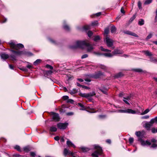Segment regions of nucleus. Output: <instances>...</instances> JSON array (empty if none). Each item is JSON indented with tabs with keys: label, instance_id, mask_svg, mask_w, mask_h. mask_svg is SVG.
Segmentation results:
<instances>
[{
	"label": "nucleus",
	"instance_id": "29",
	"mask_svg": "<svg viewBox=\"0 0 157 157\" xmlns=\"http://www.w3.org/2000/svg\"><path fill=\"white\" fill-rule=\"evenodd\" d=\"M78 105H79L81 107V108L80 109L82 110H85V108L84 105H83L81 103H78Z\"/></svg>",
	"mask_w": 157,
	"mask_h": 157
},
{
	"label": "nucleus",
	"instance_id": "60",
	"mask_svg": "<svg viewBox=\"0 0 157 157\" xmlns=\"http://www.w3.org/2000/svg\"><path fill=\"white\" fill-rule=\"evenodd\" d=\"M155 13H156V15H155V22H156L157 21V9L156 10Z\"/></svg>",
	"mask_w": 157,
	"mask_h": 157
},
{
	"label": "nucleus",
	"instance_id": "8",
	"mask_svg": "<svg viewBox=\"0 0 157 157\" xmlns=\"http://www.w3.org/2000/svg\"><path fill=\"white\" fill-rule=\"evenodd\" d=\"M68 124L67 123H59L57 124V126L58 128L60 129H64L66 128Z\"/></svg>",
	"mask_w": 157,
	"mask_h": 157
},
{
	"label": "nucleus",
	"instance_id": "1",
	"mask_svg": "<svg viewBox=\"0 0 157 157\" xmlns=\"http://www.w3.org/2000/svg\"><path fill=\"white\" fill-rule=\"evenodd\" d=\"M87 47L88 52H90L93 49V46L90 45L87 40L83 41L78 40L76 42L75 45L70 46V48L72 49L77 48H83Z\"/></svg>",
	"mask_w": 157,
	"mask_h": 157
},
{
	"label": "nucleus",
	"instance_id": "61",
	"mask_svg": "<svg viewBox=\"0 0 157 157\" xmlns=\"http://www.w3.org/2000/svg\"><path fill=\"white\" fill-rule=\"evenodd\" d=\"M67 114L68 116H71L73 115V113L72 112H68L67 113Z\"/></svg>",
	"mask_w": 157,
	"mask_h": 157
},
{
	"label": "nucleus",
	"instance_id": "53",
	"mask_svg": "<svg viewBox=\"0 0 157 157\" xmlns=\"http://www.w3.org/2000/svg\"><path fill=\"white\" fill-rule=\"evenodd\" d=\"M49 41L51 42V43L54 44H56V42L53 40L51 38H49L48 39Z\"/></svg>",
	"mask_w": 157,
	"mask_h": 157
},
{
	"label": "nucleus",
	"instance_id": "59",
	"mask_svg": "<svg viewBox=\"0 0 157 157\" xmlns=\"http://www.w3.org/2000/svg\"><path fill=\"white\" fill-rule=\"evenodd\" d=\"M118 112L122 113H125V110H122V109H120L118 110Z\"/></svg>",
	"mask_w": 157,
	"mask_h": 157
},
{
	"label": "nucleus",
	"instance_id": "21",
	"mask_svg": "<svg viewBox=\"0 0 157 157\" xmlns=\"http://www.w3.org/2000/svg\"><path fill=\"white\" fill-rule=\"evenodd\" d=\"M67 144L69 146H72L74 147H75V145L70 141L68 140L67 142Z\"/></svg>",
	"mask_w": 157,
	"mask_h": 157
},
{
	"label": "nucleus",
	"instance_id": "64",
	"mask_svg": "<svg viewBox=\"0 0 157 157\" xmlns=\"http://www.w3.org/2000/svg\"><path fill=\"white\" fill-rule=\"evenodd\" d=\"M14 156L15 157H20L21 156L19 154H15L14 155Z\"/></svg>",
	"mask_w": 157,
	"mask_h": 157
},
{
	"label": "nucleus",
	"instance_id": "40",
	"mask_svg": "<svg viewBox=\"0 0 157 157\" xmlns=\"http://www.w3.org/2000/svg\"><path fill=\"white\" fill-rule=\"evenodd\" d=\"M68 151L67 149L66 148L64 149L63 152L64 155L65 156H66L68 154Z\"/></svg>",
	"mask_w": 157,
	"mask_h": 157
},
{
	"label": "nucleus",
	"instance_id": "23",
	"mask_svg": "<svg viewBox=\"0 0 157 157\" xmlns=\"http://www.w3.org/2000/svg\"><path fill=\"white\" fill-rule=\"evenodd\" d=\"M100 90L104 94H107V89L104 88H101L100 89Z\"/></svg>",
	"mask_w": 157,
	"mask_h": 157
},
{
	"label": "nucleus",
	"instance_id": "10",
	"mask_svg": "<svg viewBox=\"0 0 157 157\" xmlns=\"http://www.w3.org/2000/svg\"><path fill=\"white\" fill-rule=\"evenodd\" d=\"M104 40L106 41V43L108 47H110L113 45V40L107 36L105 37Z\"/></svg>",
	"mask_w": 157,
	"mask_h": 157
},
{
	"label": "nucleus",
	"instance_id": "56",
	"mask_svg": "<svg viewBox=\"0 0 157 157\" xmlns=\"http://www.w3.org/2000/svg\"><path fill=\"white\" fill-rule=\"evenodd\" d=\"M88 56L87 54H85L83 55L81 57L82 59H84L85 58H86Z\"/></svg>",
	"mask_w": 157,
	"mask_h": 157
},
{
	"label": "nucleus",
	"instance_id": "31",
	"mask_svg": "<svg viewBox=\"0 0 157 157\" xmlns=\"http://www.w3.org/2000/svg\"><path fill=\"white\" fill-rule=\"evenodd\" d=\"M100 39V37L98 36H94V40L95 41H97L99 40Z\"/></svg>",
	"mask_w": 157,
	"mask_h": 157
},
{
	"label": "nucleus",
	"instance_id": "12",
	"mask_svg": "<svg viewBox=\"0 0 157 157\" xmlns=\"http://www.w3.org/2000/svg\"><path fill=\"white\" fill-rule=\"evenodd\" d=\"M153 124L151 122V121L149 122H147L144 124V127L147 130H149L151 127L152 126Z\"/></svg>",
	"mask_w": 157,
	"mask_h": 157
},
{
	"label": "nucleus",
	"instance_id": "26",
	"mask_svg": "<svg viewBox=\"0 0 157 157\" xmlns=\"http://www.w3.org/2000/svg\"><path fill=\"white\" fill-rule=\"evenodd\" d=\"M99 67L101 69H103L105 71H106L107 69V67L102 65H100L99 66Z\"/></svg>",
	"mask_w": 157,
	"mask_h": 157
},
{
	"label": "nucleus",
	"instance_id": "5",
	"mask_svg": "<svg viewBox=\"0 0 157 157\" xmlns=\"http://www.w3.org/2000/svg\"><path fill=\"white\" fill-rule=\"evenodd\" d=\"M10 51L13 53H14L16 56H20L21 55H25L28 56H32L33 54L29 52L22 51H15L13 50H10Z\"/></svg>",
	"mask_w": 157,
	"mask_h": 157
},
{
	"label": "nucleus",
	"instance_id": "19",
	"mask_svg": "<svg viewBox=\"0 0 157 157\" xmlns=\"http://www.w3.org/2000/svg\"><path fill=\"white\" fill-rule=\"evenodd\" d=\"M111 32L112 33H115L116 31V29L114 25L112 26L110 29Z\"/></svg>",
	"mask_w": 157,
	"mask_h": 157
},
{
	"label": "nucleus",
	"instance_id": "54",
	"mask_svg": "<svg viewBox=\"0 0 157 157\" xmlns=\"http://www.w3.org/2000/svg\"><path fill=\"white\" fill-rule=\"evenodd\" d=\"M131 98V95L128 96H127L126 98H124V99H125L127 100H129Z\"/></svg>",
	"mask_w": 157,
	"mask_h": 157
},
{
	"label": "nucleus",
	"instance_id": "2",
	"mask_svg": "<svg viewBox=\"0 0 157 157\" xmlns=\"http://www.w3.org/2000/svg\"><path fill=\"white\" fill-rule=\"evenodd\" d=\"M93 146L96 150L92 153L91 156L92 157H98L102 153V149L98 145H94Z\"/></svg>",
	"mask_w": 157,
	"mask_h": 157
},
{
	"label": "nucleus",
	"instance_id": "22",
	"mask_svg": "<svg viewBox=\"0 0 157 157\" xmlns=\"http://www.w3.org/2000/svg\"><path fill=\"white\" fill-rule=\"evenodd\" d=\"M57 129L55 127L52 126L50 127V131L52 132H55L56 131Z\"/></svg>",
	"mask_w": 157,
	"mask_h": 157
},
{
	"label": "nucleus",
	"instance_id": "35",
	"mask_svg": "<svg viewBox=\"0 0 157 157\" xmlns=\"http://www.w3.org/2000/svg\"><path fill=\"white\" fill-rule=\"evenodd\" d=\"M149 111V109H146L144 112L141 113V115H143L145 114H147Z\"/></svg>",
	"mask_w": 157,
	"mask_h": 157
},
{
	"label": "nucleus",
	"instance_id": "63",
	"mask_svg": "<svg viewBox=\"0 0 157 157\" xmlns=\"http://www.w3.org/2000/svg\"><path fill=\"white\" fill-rule=\"evenodd\" d=\"M53 72L51 71H46V73L48 74L51 75L52 74Z\"/></svg>",
	"mask_w": 157,
	"mask_h": 157
},
{
	"label": "nucleus",
	"instance_id": "45",
	"mask_svg": "<svg viewBox=\"0 0 157 157\" xmlns=\"http://www.w3.org/2000/svg\"><path fill=\"white\" fill-rule=\"evenodd\" d=\"M152 36V34L151 33H150L148 35L146 38V40H147L150 39Z\"/></svg>",
	"mask_w": 157,
	"mask_h": 157
},
{
	"label": "nucleus",
	"instance_id": "20",
	"mask_svg": "<svg viewBox=\"0 0 157 157\" xmlns=\"http://www.w3.org/2000/svg\"><path fill=\"white\" fill-rule=\"evenodd\" d=\"M143 52L146 55V56H151L152 55L151 53L148 51H144Z\"/></svg>",
	"mask_w": 157,
	"mask_h": 157
},
{
	"label": "nucleus",
	"instance_id": "9",
	"mask_svg": "<svg viewBox=\"0 0 157 157\" xmlns=\"http://www.w3.org/2000/svg\"><path fill=\"white\" fill-rule=\"evenodd\" d=\"M95 94H96L94 91H92V92H90L87 94L81 93L80 95L82 97H85L87 98L89 97L94 96L95 95Z\"/></svg>",
	"mask_w": 157,
	"mask_h": 157
},
{
	"label": "nucleus",
	"instance_id": "50",
	"mask_svg": "<svg viewBox=\"0 0 157 157\" xmlns=\"http://www.w3.org/2000/svg\"><path fill=\"white\" fill-rule=\"evenodd\" d=\"M149 116L148 115H147L141 117V118L142 119H147L149 118Z\"/></svg>",
	"mask_w": 157,
	"mask_h": 157
},
{
	"label": "nucleus",
	"instance_id": "25",
	"mask_svg": "<svg viewBox=\"0 0 157 157\" xmlns=\"http://www.w3.org/2000/svg\"><path fill=\"white\" fill-rule=\"evenodd\" d=\"M144 21L143 19H140L138 22V24L140 25H142L144 24Z\"/></svg>",
	"mask_w": 157,
	"mask_h": 157
},
{
	"label": "nucleus",
	"instance_id": "30",
	"mask_svg": "<svg viewBox=\"0 0 157 157\" xmlns=\"http://www.w3.org/2000/svg\"><path fill=\"white\" fill-rule=\"evenodd\" d=\"M24 150L26 152H28L30 150V149L29 147H26L23 148Z\"/></svg>",
	"mask_w": 157,
	"mask_h": 157
},
{
	"label": "nucleus",
	"instance_id": "34",
	"mask_svg": "<svg viewBox=\"0 0 157 157\" xmlns=\"http://www.w3.org/2000/svg\"><path fill=\"white\" fill-rule=\"evenodd\" d=\"M133 70L135 72H143L142 70L141 69L139 68L134 69H133Z\"/></svg>",
	"mask_w": 157,
	"mask_h": 157
},
{
	"label": "nucleus",
	"instance_id": "37",
	"mask_svg": "<svg viewBox=\"0 0 157 157\" xmlns=\"http://www.w3.org/2000/svg\"><path fill=\"white\" fill-rule=\"evenodd\" d=\"M123 76V74L121 72H120L115 76V78H119Z\"/></svg>",
	"mask_w": 157,
	"mask_h": 157
},
{
	"label": "nucleus",
	"instance_id": "49",
	"mask_svg": "<svg viewBox=\"0 0 157 157\" xmlns=\"http://www.w3.org/2000/svg\"><path fill=\"white\" fill-rule=\"evenodd\" d=\"M46 67L47 68H49L51 70H52L53 69V67L52 66H51L50 65H49V64H47L46 65Z\"/></svg>",
	"mask_w": 157,
	"mask_h": 157
},
{
	"label": "nucleus",
	"instance_id": "14",
	"mask_svg": "<svg viewBox=\"0 0 157 157\" xmlns=\"http://www.w3.org/2000/svg\"><path fill=\"white\" fill-rule=\"evenodd\" d=\"M125 113L134 114L136 113L137 112L132 109H125Z\"/></svg>",
	"mask_w": 157,
	"mask_h": 157
},
{
	"label": "nucleus",
	"instance_id": "36",
	"mask_svg": "<svg viewBox=\"0 0 157 157\" xmlns=\"http://www.w3.org/2000/svg\"><path fill=\"white\" fill-rule=\"evenodd\" d=\"M14 148L16 149L17 151H19L21 152V150L20 147L19 146L16 145L14 147Z\"/></svg>",
	"mask_w": 157,
	"mask_h": 157
},
{
	"label": "nucleus",
	"instance_id": "47",
	"mask_svg": "<svg viewBox=\"0 0 157 157\" xmlns=\"http://www.w3.org/2000/svg\"><path fill=\"white\" fill-rule=\"evenodd\" d=\"M134 139L132 137H130L129 139V142L130 144H132L133 143Z\"/></svg>",
	"mask_w": 157,
	"mask_h": 157
},
{
	"label": "nucleus",
	"instance_id": "15",
	"mask_svg": "<svg viewBox=\"0 0 157 157\" xmlns=\"http://www.w3.org/2000/svg\"><path fill=\"white\" fill-rule=\"evenodd\" d=\"M126 34L130 35L136 37H138V36L136 33L129 31H127L125 32Z\"/></svg>",
	"mask_w": 157,
	"mask_h": 157
},
{
	"label": "nucleus",
	"instance_id": "46",
	"mask_svg": "<svg viewBox=\"0 0 157 157\" xmlns=\"http://www.w3.org/2000/svg\"><path fill=\"white\" fill-rule=\"evenodd\" d=\"M67 103H73L74 102V101L72 99H69L67 101Z\"/></svg>",
	"mask_w": 157,
	"mask_h": 157
},
{
	"label": "nucleus",
	"instance_id": "55",
	"mask_svg": "<svg viewBox=\"0 0 157 157\" xmlns=\"http://www.w3.org/2000/svg\"><path fill=\"white\" fill-rule=\"evenodd\" d=\"M30 155L33 157H35L36 155V154L34 152H30Z\"/></svg>",
	"mask_w": 157,
	"mask_h": 157
},
{
	"label": "nucleus",
	"instance_id": "18",
	"mask_svg": "<svg viewBox=\"0 0 157 157\" xmlns=\"http://www.w3.org/2000/svg\"><path fill=\"white\" fill-rule=\"evenodd\" d=\"M90 29V26L89 25H86L83 26L82 29V30L86 31Z\"/></svg>",
	"mask_w": 157,
	"mask_h": 157
},
{
	"label": "nucleus",
	"instance_id": "17",
	"mask_svg": "<svg viewBox=\"0 0 157 157\" xmlns=\"http://www.w3.org/2000/svg\"><path fill=\"white\" fill-rule=\"evenodd\" d=\"M63 28L65 30L67 31H69L70 29L69 27L66 24L65 21H63Z\"/></svg>",
	"mask_w": 157,
	"mask_h": 157
},
{
	"label": "nucleus",
	"instance_id": "52",
	"mask_svg": "<svg viewBox=\"0 0 157 157\" xmlns=\"http://www.w3.org/2000/svg\"><path fill=\"white\" fill-rule=\"evenodd\" d=\"M109 32V30L108 29H106L104 31V33L106 35H107Z\"/></svg>",
	"mask_w": 157,
	"mask_h": 157
},
{
	"label": "nucleus",
	"instance_id": "51",
	"mask_svg": "<svg viewBox=\"0 0 157 157\" xmlns=\"http://www.w3.org/2000/svg\"><path fill=\"white\" fill-rule=\"evenodd\" d=\"M63 98L64 100H67L68 99L69 97L67 96H64L63 97Z\"/></svg>",
	"mask_w": 157,
	"mask_h": 157
},
{
	"label": "nucleus",
	"instance_id": "39",
	"mask_svg": "<svg viewBox=\"0 0 157 157\" xmlns=\"http://www.w3.org/2000/svg\"><path fill=\"white\" fill-rule=\"evenodd\" d=\"M138 6L139 8L140 9H141L142 8V4L140 1H139L138 2Z\"/></svg>",
	"mask_w": 157,
	"mask_h": 157
},
{
	"label": "nucleus",
	"instance_id": "13",
	"mask_svg": "<svg viewBox=\"0 0 157 157\" xmlns=\"http://www.w3.org/2000/svg\"><path fill=\"white\" fill-rule=\"evenodd\" d=\"M103 75L102 73L100 71H98V73H96L93 76V77L95 78H99L101 76Z\"/></svg>",
	"mask_w": 157,
	"mask_h": 157
},
{
	"label": "nucleus",
	"instance_id": "44",
	"mask_svg": "<svg viewBox=\"0 0 157 157\" xmlns=\"http://www.w3.org/2000/svg\"><path fill=\"white\" fill-rule=\"evenodd\" d=\"M151 147L153 148L157 147V142L156 143H153L151 146Z\"/></svg>",
	"mask_w": 157,
	"mask_h": 157
},
{
	"label": "nucleus",
	"instance_id": "27",
	"mask_svg": "<svg viewBox=\"0 0 157 157\" xmlns=\"http://www.w3.org/2000/svg\"><path fill=\"white\" fill-rule=\"evenodd\" d=\"M81 149L83 152H86L89 151L90 149L88 148L83 147H81Z\"/></svg>",
	"mask_w": 157,
	"mask_h": 157
},
{
	"label": "nucleus",
	"instance_id": "24",
	"mask_svg": "<svg viewBox=\"0 0 157 157\" xmlns=\"http://www.w3.org/2000/svg\"><path fill=\"white\" fill-rule=\"evenodd\" d=\"M41 61V60L40 59H37L33 63V64L34 65H36L40 63Z\"/></svg>",
	"mask_w": 157,
	"mask_h": 157
},
{
	"label": "nucleus",
	"instance_id": "32",
	"mask_svg": "<svg viewBox=\"0 0 157 157\" xmlns=\"http://www.w3.org/2000/svg\"><path fill=\"white\" fill-rule=\"evenodd\" d=\"M151 122L153 124L155 122H157V116L151 120Z\"/></svg>",
	"mask_w": 157,
	"mask_h": 157
},
{
	"label": "nucleus",
	"instance_id": "38",
	"mask_svg": "<svg viewBox=\"0 0 157 157\" xmlns=\"http://www.w3.org/2000/svg\"><path fill=\"white\" fill-rule=\"evenodd\" d=\"M19 69L21 70H22L23 71L25 72H27L28 71L26 67H21V68H19Z\"/></svg>",
	"mask_w": 157,
	"mask_h": 157
},
{
	"label": "nucleus",
	"instance_id": "3",
	"mask_svg": "<svg viewBox=\"0 0 157 157\" xmlns=\"http://www.w3.org/2000/svg\"><path fill=\"white\" fill-rule=\"evenodd\" d=\"M100 49L101 51H103L107 52H109V53H105L103 54H101L99 53L98 52H94V53L97 55H103L106 57H112L113 56V54L112 53H110V52H111V50L106 48H104L102 46L101 47Z\"/></svg>",
	"mask_w": 157,
	"mask_h": 157
},
{
	"label": "nucleus",
	"instance_id": "43",
	"mask_svg": "<svg viewBox=\"0 0 157 157\" xmlns=\"http://www.w3.org/2000/svg\"><path fill=\"white\" fill-rule=\"evenodd\" d=\"M93 34V33L90 31H89L87 33V35L89 37H91L92 35Z\"/></svg>",
	"mask_w": 157,
	"mask_h": 157
},
{
	"label": "nucleus",
	"instance_id": "7",
	"mask_svg": "<svg viewBox=\"0 0 157 157\" xmlns=\"http://www.w3.org/2000/svg\"><path fill=\"white\" fill-rule=\"evenodd\" d=\"M50 114L52 116V119L54 121L57 122L59 121L60 118L58 113L52 112Z\"/></svg>",
	"mask_w": 157,
	"mask_h": 157
},
{
	"label": "nucleus",
	"instance_id": "48",
	"mask_svg": "<svg viewBox=\"0 0 157 157\" xmlns=\"http://www.w3.org/2000/svg\"><path fill=\"white\" fill-rule=\"evenodd\" d=\"M98 24V22L97 21H95L92 23L91 25L92 26H96Z\"/></svg>",
	"mask_w": 157,
	"mask_h": 157
},
{
	"label": "nucleus",
	"instance_id": "6",
	"mask_svg": "<svg viewBox=\"0 0 157 157\" xmlns=\"http://www.w3.org/2000/svg\"><path fill=\"white\" fill-rule=\"evenodd\" d=\"M9 43L11 48L16 50H18V49L23 48L24 47V45L21 44H16L13 42H11Z\"/></svg>",
	"mask_w": 157,
	"mask_h": 157
},
{
	"label": "nucleus",
	"instance_id": "41",
	"mask_svg": "<svg viewBox=\"0 0 157 157\" xmlns=\"http://www.w3.org/2000/svg\"><path fill=\"white\" fill-rule=\"evenodd\" d=\"M136 17V16L135 14H134L133 16L129 20V21L130 22H132Z\"/></svg>",
	"mask_w": 157,
	"mask_h": 157
},
{
	"label": "nucleus",
	"instance_id": "57",
	"mask_svg": "<svg viewBox=\"0 0 157 157\" xmlns=\"http://www.w3.org/2000/svg\"><path fill=\"white\" fill-rule=\"evenodd\" d=\"M123 101L125 102V103H126V104H128V105H130V104L128 102V100H127L126 99H124H124H123Z\"/></svg>",
	"mask_w": 157,
	"mask_h": 157
},
{
	"label": "nucleus",
	"instance_id": "28",
	"mask_svg": "<svg viewBox=\"0 0 157 157\" xmlns=\"http://www.w3.org/2000/svg\"><path fill=\"white\" fill-rule=\"evenodd\" d=\"M10 57L12 60H15L16 59V56L14 55H11Z\"/></svg>",
	"mask_w": 157,
	"mask_h": 157
},
{
	"label": "nucleus",
	"instance_id": "4",
	"mask_svg": "<svg viewBox=\"0 0 157 157\" xmlns=\"http://www.w3.org/2000/svg\"><path fill=\"white\" fill-rule=\"evenodd\" d=\"M135 134L137 136L139 137L138 140L140 142L142 145L143 146H150L151 145V143L150 141L148 140L145 141L140 137L141 133L140 131L136 132L135 133Z\"/></svg>",
	"mask_w": 157,
	"mask_h": 157
},
{
	"label": "nucleus",
	"instance_id": "16",
	"mask_svg": "<svg viewBox=\"0 0 157 157\" xmlns=\"http://www.w3.org/2000/svg\"><path fill=\"white\" fill-rule=\"evenodd\" d=\"M1 57L2 59H6L9 57V56L7 54L2 53L1 54Z\"/></svg>",
	"mask_w": 157,
	"mask_h": 157
},
{
	"label": "nucleus",
	"instance_id": "58",
	"mask_svg": "<svg viewBox=\"0 0 157 157\" xmlns=\"http://www.w3.org/2000/svg\"><path fill=\"white\" fill-rule=\"evenodd\" d=\"M151 132L153 133H155L156 132V130L154 128H153L151 129Z\"/></svg>",
	"mask_w": 157,
	"mask_h": 157
},
{
	"label": "nucleus",
	"instance_id": "62",
	"mask_svg": "<svg viewBox=\"0 0 157 157\" xmlns=\"http://www.w3.org/2000/svg\"><path fill=\"white\" fill-rule=\"evenodd\" d=\"M151 142L153 143H156L157 142L156 140L154 139H153L151 140Z\"/></svg>",
	"mask_w": 157,
	"mask_h": 157
},
{
	"label": "nucleus",
	"instance_id": "42",
	"mask_svg": "<svg viewBox=\"0 0 157 157\" xmlns=\"http://www.w3.org/2000/svg\"><path fill=\"white\" fill-rule=\"evenodd\" d=\"M27 63L29 64L27 66V67L29 69H31L33 67V66L29 62H27Z\"/></svg>",
	"mask_w": 157,
	"mask_h": 157
},
{
	"label": "nucleus",
	"instance_id": "11",
	"mask_svg": "<svg viewBox=\"0 0 157 157\" xmlns=\"http://www.w3.org/2000/svg\"><path fill=\"white\" fill-rule=\"evenodd\" d=\"M123 53V51L120 50L118 49H115L114 51L112 52L113 55L117 54H121Z\"/></svg>",
	"mask_w": 157,
	"mask_h": 157
},
{
	"label": "nucleus",
	"instance_id": "33",
	"mask_svg": "<svg viewBox=\"0 0 157 157\" xmlns=\"http://www.w3.org/2000/svg\"><path fill=\"white\" fill-rule=\"evenodd\" d=\"M152 2V0H146L144 2V4L146 5L151 3Z\"/></svg>",
	"mask_w": 157,
	"mask_h": 157
}]
</instances>
